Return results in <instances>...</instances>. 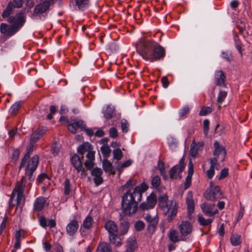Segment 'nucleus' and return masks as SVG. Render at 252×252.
Masks as SVG:
<instances>
[{
  "instance_id": "680f3d73",
  "label": "nucleus",
  "mask_w": 252,
  "mask_h": 252,
  "mask_svg": "<svg viewBox=\"0 0 252 252\" xmlns=\"http://www.w3.org/2000/svg\"><path fill=\"white\" fill-rule=\"evenodd\" d=\"M87 160H94V152L90 150L88 152L86 155Z\"/></svg>"
},
{
  "instance_id": "ea45409f",
  "label": "nucleus",
  "mask_w": 252,
  "mask_h": 252,
  "mask_svg": "<svg viewBox=\"0 0 252 252\" xmlns=\"http://www.w3.org/2000/svg\"><path fill=\"white\" fill-rule=\"evenodd\" d=\"M189 108L188 106L186 105L183 107L179 110V115L180 119H184L185 116L189 112Z\"/></svg>"
},
{
  "instance_id": "603ef678",
  "label": "nucleus",
  "mask_w": 252,
  "mask_h": 252,
  "mask_svg": "<svg viewBox=\"0 0 252 252\" xmlns=\"http://www.w3.org/2000/svg\"><path fill=\"white\" fill-rule=\"evenodd\" d=\"M203 127H204V133L205 136L208 134L209 129V121L207 119H205L203 121Z\"/></svg>"
},
{
  "instance_id": "5fc2aeb1",
  "label": "nucleus",
  "mask_w": 252,
  "mask_h": 252,
  "mask_svg": "<svg viewBox=\"0 0 252 252\" xmlns=\"http://www.w3.org/2000/svg\"><path fill=\"white\" fill-rule=\"evenodd\" d=\"M222 57L229 62L231 61L232 60V57L230 52H222Z\"/></svg>"
},
{
  "instance_id": "9b49d317",
  "label": "nucleus",
  "mask_w": 252,
  "mask_h": 252,
  "mask_svg": "<svg viewBox=\"0 0 252 252\" xmlns=\"http://www.w3.org/2000/svg\"><path fill=\"white\" fill-rule=\"evenodd\" d=\"M179 229L181 235L187 238V236L190 234L192 231V226L188 221H183L179 226Z\"/></svg>"
},
{
  "instance_id": "4be33fe9",
  "label": "nucleus",
  "mask_w": 252,
  "mask_h": 252,
  "mask_svg": "<svg viewBox=\"0 0 252 252\" xmlns=\"http://www.w3.org/2000/svg\"><path fill=\"white\" fill-rule=\"evenodd\" d=\"M79 224L77 220H72L67 225L66 227V230L67 233L69 235H74L78 230Z\"/></svg>"
},
{
  "instance_id": "864d4df0",
  "label": "nucleus",
  "mask_w": 252,
  "mask_h": 252,
  "mask_svg": "<svg viewBox=\"0 0 252 252\" xmlns=\"http://www.w3.org/2000/svg\"><path fill=\"white\" fill-rule=\"evenodd\" d=\"M24 1L23 0H13L12 2L13 8H20L22 6Z\"/></svg>"
},
{
  "instance_id": "de8ad7c7",
  "label": "nucleus",
  "mask_w": 252,
  "mask_h": 252,
  "mask_svg": "<svg viewBox=\"0 0 252 252\" xmlns=\"http://www.w3.org/2000/svg\"><path fill=\"white\" fill-rule=\"evenodd\" d=\"M158 168L160 171L161 175L164 177L166 176V172L165 170L164 163L159 161L158 162Z\"/></svg>"
},
{
  "instance_id": "a878e982",
  "label": "nucleus",
  "mask_w": 252,
  "mask_h": 252,
  "mask_svg": "<svg viewBox=\"0 0 252 252\" xmlns=\"http://www.w3.org/2000/svg\"><path fill=\"white\" fill-rule=\"evenodd\" d=\"M39 158L37 155L33 156L29 160L26 170L35 171L38 164Z\"/></svg>"
},
{
  "instance_id": "13d9d810",
  "label": "nucleus",
  "mask_w": 252,
  "mask_h": 252,
  "mask_svg": "<svg viewBox=\"0 0 252 252\" xmlns=\"http://www.w3.org/2000/svg\"><path fill=\"white\" fill-rule=\"evenodd\" d=\"M34 171H31L30 170H26V175L28 176L29 179L30 181H33L35 178V176L33 175Z\"/></svg>"
},
{
  "instance_id": "72a5a7b5",
  "label": "nucleus",
  "mask_w": 252,
  "mask_h": 252,
  "mask_svg": "<svg viewBox=\"0 0 252 252\" xmlns=\"http://www.w3.org/2000/svg\"><path fill=\"white\" fill-rule=\"evenodd\" d=\"M230 240L232 246H236L241 244V236L239 234H232L231 236Z\"/></svg>"
},
{
  "instance_id": "c03bdc74",
  "label": "nucleus",
  "mask_w": 252,
  "mask_h": 252,
  "mask_svg": "<svg viewBox=\"0 0 252 252\" xmlns=\"http://www.w3.org/2000/svg\"><path fill=\"white\" fill-rule=\"evenodd\" d=\"M49 177L48 176V175L45 173H42L39 175L36 181L39 183H44V182L48 181L49 180Z\"/></svg>"
},
{
  "instance_id": "cd10ccee",
  "label": "nucleus",
  "mask_w": 252,
  "mask_h": 252,
  "mask_svg": "<svg viewBox=\"0 0 252 252\" xmlns=\"http://www.w3.org/2000/svg\"><path fill=\"white\" fill-rule=\"evenodd\" d=\"M225 77L221 70H218L215 73V80L217 85L223 86L224 84Z\"/></svg>"
},
{
  "instance_id": "f257e3e1",
  "label": "nucleus",
  "mask_w": 252,
  "mask_h": 252,
  "mask_svg": "<svg viewBox=\"0 0 252 252\" xmlns=\"http://www.w3.org/2000/svg\"><path fill=\"white\" fill-rule=\"evenodd\" d=\"M137 52L142 58L150 63L162 60L165 56V50L153 40L140 39L136 45Z\"/></svg>"
},
{
  "instance_id": "b1692460",
  "label": "nucleus",
  "mask_w": 252,
  "mask_h": 252,
  "mask_svg": "<svg viewBox=\"0 0 252 252\" xmlns=\"http://www.w3.org/2000/svg\"><path fill=\"white\" fill-rule=\"evenodd\" d=\"M71 163L73 167L79 172L81 171L82 168V164L80 157L76 154L71 156L70 158Z\"/></svg>"
},
{
  "instance_id": "49530a36",
  "label": "nucleus",
  "mask_w": 252,
  "mask_h": 252,
  "mask_svg": "<svg viewBox=\"0 0 252 252\" xmlns=\"http://www.w3.org/2000/svg\"><path fill=\"white\" fill-rule=\"evenodd\" d=\"M145 227V223L141 220L136 221L134 224V228L137 231H140L143 230Z\"/></svg>"
},
{
  "instance_id": "f03ea898",
  "label": "nucleus",
  "mask_w": 252,
  "mask_h": 252,
  "mask_svg": "<svg viewBox=\"0 0 252 252\" xmlns=\"http://www.w3.org/2000/svg\"><path fill=\"white\" fill-rule=\"evenodd\" d=\"M141 200V194L139 187H135L132 191L128 190L122 197L123 212L128 216L135 214L138 209V204Z\"/></svg>"
},
{
  "instance_id": "052dcab7",
  "label": "nucleus",
  "mask_w": 252,
  "mask_h": 252,
  "mask_svg": "<svg viewBox=\"0 0 252 252\" xmlns=\"http://www.w3.org/2000/svg\"><path fill=\"white\" fill-rule=\"evenodd\" d=\"M110 136L112 138H116L118 136V132L116 128L112 127L109 130Z\"/></svg>"
},
{
  "instance_id": "7ed1b4c3",
  "label": "nucleus",
  "mask_w": 252,
  "mask_h": 252,
  "mask_svg": "<svg viewBox=\"0 0 252 252\" xmlns=\"http://www.w3.org/2000/svg\"><path fill=\"white\" fill-rule=\"evenodd\" d=\"M8 22L11 24L9 26L4 23L0 25V32L5 36L10 37L14 35L24 25L26 22L25 13L21 12L15 17L10 16L8 19Z\"/></svg>"
},
{
  "instance_id": "37998d69",
  "label": "nucleus",
  "mask_w": 252,
  "mask_h": 252,
  "mask_svg": "<svg viewBox=\"0 0 252 252\" xmlns=\"http://www.w3.org/2000/svg\"><path fill=\"white\" fill-rule=\"evenodd\" d=\"M227 96V92L224 91H220L217 98V101L219 103H222Z\"/></svg>"
},
{
  "instance_id": "09e8293b",
  "label": "nucleus",
  "mask_w": 252,
  "mask_h": 252,
  "mask_svg": "<svg viewBox=\"0 0 252 252\" xmlns=\"http://www.w3.org/2000/svg\"><path fill=\"white\" fill-rule=\"evenodd\" d=\"M212 108L210 107H203L199 112V115L205 116L212 112Z\"/></svg>"
},
{
  "instance_id": "7c9ffc66",
  "label": "nucleus",
  "mask_w": 252,
  "mask_h": 252,
  "mask_svg": "<svg viewBox=\"0 0 252 252\" xmlns=\"http://www.w3.org/2000/svg\"><path fill=\"white\" fill-rule=\"evenodd\" d=\"M129 227V223L127 221L122 220L120 223V232L119 235H123L127 233Z\"/></svg>"
},
{
  "instance_id": "3c124183",
  "label": "nucleus",
  "mask_w": 252,
  "mask_h": 252,
  "mask_svg": "<svg viewBox=\"0 0 252 252\" xmlns=\"http://www.w3.org/2000/svg\"><path fill=\"white\" fill-rule=\"evenodd\" d=\"M32 152V151L31 150H30L28 152V153L25 155V156H24V157L22 159V160L21 161V165L20 166V168H22L26 164L27 160L30 158V153Z\"/></svg>"
},
{
  "instance_id": "e2e57ef3",
  "label": "nucleus",
  "mask_w": 252,
  "mask_h": 252,
  "mask_svg": "<svg viewBox=\"0 0 252 252\" xmlns=\"http://www.w3.org/2000/svg\"><path fill=\"white\" fill-rule=\"evenodd\" d=\"M85 165L88 169H91L94 165V160H87L85 162Z\"/></svg>"
},
{
  "instance_id": "c85d7f7f",
  "label": "nucleus",
  "mask_w": 252,
  "mask_h": 252,
  "mask_svg": "<svg viewBox=\"0 0 252 252\" xmlns=\"http://www.w3.org/2000/svg\"><path fill=\"white\" fill-rule=\"evenodd\" d=\"M97 252H112L111 246L107 243L102 242L99 243L97 250Z\"/></svg>"
},
{
  "instance_id": "4468645a",
  "label": "nucleus",
  "mask_w": 252,
  "mask_h": 252,
  "mask_svg": "<svg viewBox=\"0 0 252 252\" xmlns=\"http://www.w3.org/2000/svg\"><path fill=\"white\" fill-rule=\"evenodd\" d=\"M201 208L203 213L207 216L212 217L218 213L215 204L204 203L201 205Z\"/></svg>"
},
{
  "instance_id": "69168bd1",
  "label": "nucleus",
  "mask_w": 252,
  "mask_h": 252,
  "mask_svg": "<svg viewBox=\"0 0 252 252\" xmlns=\"http://www.w3.org/2000/svg\"><path fill=\"white\" fill-rule=\"evenodd\" d=\"M128 124L126 121L122 122L121 123V127L122 131L124 132H126L128 131Z\"/></svg>"
},
{
  "instance_id": "6e6552de",
  "label": "nucleus",
  "mask_w": 252,
  "mask_h": 252,
  "mask_svg": "<svg viewBox=\"0 0 252 252\" xmlns=\"http://www.w3.org/2000/svg\"><path fill=\"white\" fill-rule=\"evenodd\" d=\"M205 197L209 200L214 201L221 198L222 194L220 190L219 186H215L212 189H207L204 193Z\"/></svg>"
},
{
  "instance_id": "c756f323",
  "label": "nucleus",
  "mask_w": 252,
  "mask_h": 252,
  "mask_svg": "<svg viewBox=\"0 0 252 252\" xmlns=\"http://www.w3.org/2000/svg\"><path fill=\"white\" fill-rule=\"evenodd\" d=\"M114 112V107L111 105H107L105 108L103 110V113L106 119H110Z\"/></svg>"
},
{
  "instance_id": "774afa93",
  "label": "nucleus",
  "mask_w": 252,
  "mask_h": 252,
  "mask_svg": "<svg viewBox=\"0 0 252 252\" xmlns=\"http://www.w3.org/2000/svg\"><path fill=\"white\" fill-rule=\"evenodd\" d=\"M136 187L139 188V190L141 192V194L142 195V193L148 189V186L145 183H143L141 184L140 186H137Z\"/></svg>"
},
{
  "instance_id": "5701e85b",
  "label": "nucleus",
  "mask_w": 252,
  "mask_h": 252,
  "mask_svg": "<svg viewBox=\"0 0 252 252\" xmlns=\"http://www.w3.org/2000/svg\"><path fill=\"white\" fill-rule=\"evenodd\" d=\"M145 219L149 223V227H152L153 229L157 226L158 222V217L157 214L154 216L150 214H147Z\"/></svg>"
},
{
  "instance_id": "bf43d9fd",
  "label": "nucleus",
  "mask_w": 252,
  "mask_h": 252,
  "mask_svg": "<svg viewBox=\"0 0 252 252\" xmlns=\"http://www.w3.org/2000/svg\"><path fill=\"white\" fill-rule=\"evenodd\" d=\"M228 169L226 168L223 169L220 173V175L218 177V179L220 180L225 177H226L228 175Z\"/></svg>"
},
{
  "instance_id": "79ce46f5",
  "label": "nucleus",
  "mask_w": 252,
  "mask_h": 252,
  "mask_svg": "<svg viewBox=\"0 0 252 252\" xmlns=\"http://www.w3.org/2000/svg\"><path fill=\"white\" fill-rule=\"evenodd\" d=\"M64 194L65 195H69L71 191V185L68 179H66L64 182Z\"/></svg>"
},
{
  "instance_id": "c9c22d12",
  "label": "nucleus",
  "mask_w": 252,
  "mask_h": 252,
  "mask_svg": "<svg viewBox=\"0 0 252 252\" xmlns=\"http://www.w3.org/2000/svg\"><path fill=\"white\" fill-rule=\"evenodd\" d=\"M197 220L200 225L203 226H207L212 222L213 220L210 218L205 219L203 217L198 216L197 217Z\"/></svg>"
},
{
  "instance_id": "bb28decb",
  "label": "nucleus",
  "mask_w": 252,
  "mask_h": 252,
  "mask_svg": "<svg viewBox=\"0 0 252 252\" xmlns=\"http://www.w3.org/2000/svg\"><path fill=\"white\" fill-rule=\"evenodd\" d=\"M132 163V160L131 159H128L123 163L114 162V164L117 170L118 171L119 174H120L124 168L129 167Z\"/></svg>"
},
{
  "instance_id": "6e6d98bb",
  "label": "nucleus",
  "mask_w": 252,
  "mask_h": 252,
  "mask_svg": "<svg viewBox=\"0 0 252 252\" xmlns=\"http://www.w3.org/2000/svg\"><path fill=\"white\" fill-rule=\"evenodd\" d=\"M60 151V148L59 145H57L56 144H54L52 146L51 148V152L53 154H54L55 156L57 155Z\"/></svg>"
},
{
  "instance_id": "2eb2a0df",
  "label": "nucleus",
  "mask_w": 252,
  "mask_h": 252,
  "mask_svg": "<svg viewBox=\"0 0 252 252\" xmlns=\"http://www.w3.org/2000/svg\"><path fill=\"white\" fill-rule=\"evenodd\" d=\"M103 171L100 168L95 167L91 172L92 175L94 177V181L96 186L100 185L103 182L102 174Z\"/></svg>"
},
{
  "instance_id": "a19ab883",
  "label": "nucleus",
  "mask_w": 252,
  "mask_h": 252,
  "mask_svg": "<svg viewBox=\"0 0 252 252\" xmlns=\"http://www.w3.org/2000/svg\"><path fill=\"white\" fill-rule=\"evenodd\" d=\"M13 9V5L12 2H9L6 7V9L2 12V17L3 18L7 17L11 13Z\"/></svg>"
},
{
  "instance_id": "393cba45",
  "label": "nucleus",
  "mask_w": 252,
  "mask_h": 252,
  "mask_svg": "<svg viewBox=\"0 0 252 252\" xmlns=\"http://www.w3.org/2000/svg\"><path fill=\"white\" fill-rule=\"evenodd\" d=\"M137 247L136 239L134 237H130L126 242V250L125 252H134Z\"/></svg>"
},
{
  "instance_id": "8fccbe9b",
  "label": "nucleus",
  "mask_w": 252,
  "mask_h": 252,
  "mask_svg": "<svg viewBox=\"0 0 252 252\" xmlns=\"http://www.w3.org/2000/svg\"><path fill=\"white\" fill-rule=\"evenodd\" d=\"M160 184V179L158 176H155L152 180V185L155 188H158Z\"/></svg>"
},
{
  "instance_id": "58836bf2",
  "label": "nucleus",
  "mask_w": 252,
  "mask_h": 252,
  "mask_svg": "<svg viewBox=\"0 0 252 252\" xmlns=\"http://www.w3.org/2000/svg\"><path fill=\"white\" fill-rule=\"evenodd\" d=\"M198 149L197 147V144L193 141L190 146V149L189 152V155L192 157H195L198 154Z\"/></svg>"
},
{
  "instance_id": "aec40b11",
  "label": "nucleus",
  "mask_w": 252,
  "mask_h": 252,
  "mask_svg": "<svg viewBox=\"0 0 252 252\" xmlns=\"http://www.w3.org/2000/svg\"><path fill=\"white\" fill-rule=\"evenodd\" d=\"M46 202L45 198L43 197L36 198L33 203V210L37 212L41 211L44 207Z\"/></svg>"
},
{
  "instance_id": "1a4fd4ad",
  "label": "nucleus",
  "mask_w": 252,
  "mask_h": 252,
  "mask_svg": "<svg viewBox=\"0 0 252 252\" xmlns=\"http://www.w3.org/2000/svg\"><path fill=\"white\" fill-rule=\"evenodd\" d=\"M214 156L215 158H216L217 161L219 160L221 162L224 161L226 155L224 147L220 145L218 141H215L214 143Z\"/></svg>"
},
{
  "instance_id": "e433bc0d",
  "label": "nucleus",
  "mask_w": 252,
  "mask_h": 252,
  "mask_svg": "<svg viewBox=\"0 0 252 252\" xmlns=\"http://www.w3.org/2000/svg\"><path fill=\"white\" fill-rule=\"evenodd\" d=\"M123 156V152L120 148H116L113 151V156L114 159L116 160L115 162H119Z\"/></svg>"
},
{
  "instance_id": "a18cd8bd",
  "label": "nucleus",
  "mask_w": 252,
  "mask_h": 252,
  "mask_svg": "<svg viewBox=\"0 0 252 252\" xmlns=\"http://www.w3.org/2000/svg\"><path fill=\"white\" fill-rule=\"evenodd\" d=\"M20 108V104L19 102H15L12 105L9 110V112L12 114H16Z\"/></svg>"
},
{
  "instance_id": "f3484780",
  "label": "nucleus",
  "mask_w": 252,
  "mask_h": 252,
  "mask_svg": "<svg viewBox=\"0 0 252 252\" xmlns=\"http://www.w3.org/2000/svg\"><path fill=\"white\" fill-rule=\"evenodd\" d=\"M210 167L207 171V175L209 179H212L215 174L214 169L219 170L220 166L217 164L216 158L210 159Z\"/></svg>"
},
{
  "instance_id": "338daca9",
  "label": "nucleus",
  "mask_w": 252,
  "mask_h": 252,
  "mask_svg": "<svg viewBox=\"0 0 252 252\" xmlns=\"http://www.w3.org/2000/svg\"><path fill=\"white\" fill-rule=\"evenodd\" d=\"M161 82L163 88H166L169 85V82L167 77L164 76L161 78Z\"/></svg>"
},
{
  "instance_id": "4c0bfd02",
  "label": "nucleus",
  "mask_w": 252,
  "mask_h": 252,
  "mask_svg": "<svg viewBox=\"0 0 252 252\" xmlns=\"http://www.w3.org/2000/svg\"><path fill=\"white\" fill-rule=\"evenodd\" d=\"M102 167L105 172H109L111 171L112 169V164L107 158L103 159L102 161Z\"/></svg>"
},
{
  "instance_id": "6ab92c4d",
  "label": "nucleus",
  "mask_w": 252,
  "mask_h": 252,
  "mask_svg": "<svg viewBox=\"0 0 252 252\" xmlns=\"http://www.w3.org/2000/svg\"><path fill=\"white\" fill-rule=\"evenodd\" d=\"M47 128L44 127L40 128L33 132L31 137V141L32 142H36L46 132Z\"/></svg>"
},
{
  "instance_id": "473e14b6",
  "label": "nucleus",
  "mask_w": 252,
  "mask_h": 252,
  "mask_svg": "<svg viewBox=\"0 0 252 252\" xmlns=\"http://www.w3.org/2000/svg\"><path fill=\"white\" fill-rule=\"evenodd\" d=\"M91 148V144L88 142H85L80 145L77 149L78 152L83 155L85 152H88Z\"/></svg>"
},
{
  "instance_id": "20e7f679",
  "label": "nucleus",
  "mask_w": 252,
  "mask_h": 252,
  "mask_svg": "<svg viewBox=\"0 0 252 252\" xmlns=\"http://www.w3.org/2000/svg\"><path fill=\"white\" fill-rule=\"evenodd\" d=\"M158 205L164 215H168V221H172L177 212L176 202L173 200H169L166 194H162L158 198Z\"/></svg>"
},
{
  "instance_id": "dca6fc26",
  "label": "nucleus",
  "mask_w": 252,
  "mask_h": 252,
  "mask_svg": "<svg viewBox=\"0 0 252 252\" xmlns=\"http://www.w3.org/2000/svg\"><path fill=\"white\" fill-rule=\"evenodd\" d=\"M86 125L83 121H74L73 123L68 124V129L71 133H75L79 128H83Z\"/></svg>"
},
{
  "instance_id": "ddd939ff",
  "label": "nucleus",
  "mask_w": 252,
  "mask_h": 252,
  "mask_svg": "<svg viewBox=\"0 0 252 252\" xmlns=\"http://www.w3.org/2000/svg\"><path fill=\"white\" fill-rule=\"evenodd\" d=\"M70 6H77L81 11H83L89 8L90 5V0H69Z\"/></svg>"
},
{
  "instance_id": "412c9836",
  "label": "nucleus",
  "mask_w": 252,
  "mask_h": 252,
  "mask_svg": "<svg viewBox=\"0 0 252 252\" xmlns=\"http://www.w3.org/2000/svg\"><path fill=\"white\" fill-rule=\"evenodd\" d=\"M168 237L174 243L187 241V238H184L181 235L179 236L178 232L176 230H170L168 233Z\"/></svg>"
},
{
  "instance_id": "4d7b16f0",
  "label": "nucleus",
  "mask_w": 252,
  "mask_h": 252,
  "mask_svg": "<svg viewBox=\"0 0 252 252\" xmlns=\"http://www.w3.org/2000/svg\"><path fill=\"white\" fill-rule=\"evenodd\" d=\"M193 174V166L192 162L189 161L188 164V178L191 177Z\"/></svg>"
},
{
  "instance_id": "f8f14e48",
  "label": "nucleus",
  "mask_w": 252,
  "mask_h": 252,
  "mask_svg": "<svg viewBox=\"0 0 252 252\" xmlns=\"http://www.w3.org/2000/svg\"><path fill=\"white\" fill-rule=\"evenodd\" d=\"M157 196L154 193H151L147 198L146 201L142 203L140 208L142 210H149L153 208L157 202Z\"/></svg>"
},
{
  "instance_id": "9d476101",
  "label": "nucleus",
  "mask_w": 252,
  "mask_h": 252,
  "mask_svg": "<svg viewBox=\"0 0 252 252\" xmlns=\"http://www.w3.org/2000/svg\"><path fill=\"white\" fill-rule=\"evenodd\" d=\"M185 164L183 158H182L178 164L173 166L170 170V176L172 179H181L180 173L184 168Z\"/></svg>"
},
{
  "instance_id": "f704fd0d",
  "label": "nucleus",
  "mask_w": 252,
  "mask_h": 252,
  "mask_svg": "<svg viewBox=\"0 0 252 252\" xmlns=\"http://www.w3.org/2000/svg\"><path fill=\"white\" fill-rule=\"evenodd\" d=\"M100 150L103 157L105 158H107L109 157L111 151L109 146L107 144L103 145L100 148Z\"/></svg>"
},
{
  "instance_id": "0eeeda50",
  "label": "nucleus",
  "mask_w": 252,
  "mask_h": 252,
  "mask_svg": "<svg viewBox=\"0 0 252 252\" xmlns=\"http://www.w3.org/2000/svg\"><path fill=\"white\" fill-rule=\"evenodd\" d=\"M104 227L109 233L110 242L116 247H120L122 245V242L119 237L117 224L113 220H107L105 223Z\"/></svg>"
},
{
  "instance_id": "423d86ee",
  "label": "nucleus",
  "mask_w": 252,
  "mask_h": 252,
  "mask_svg": "<svg viewBox=\"0 0 252 252\" xmlns=\"http://www.w3.org/2000/svg\"><path fill=\"white\" fill-rule=\"evenodd\" d=\"M55 2V0H40L32 13V17L41 20L44 19L50 11V7Z\"/></svg>"
},
{
  "instance_id": "0e129e2a",
  "label": "nucleus",
  "mask_w": 252,
  "mask_h": 252,
  "mask_svg": "<svg viewBox=\"0 0 252 252\" xmlns=\"http://www.w3.org/2000/svg\"><path fill=\"white\" fill-rule=\"evenodd\" d=\"M39 223L41 226L46 227L47 226V221L44 217H41L39 218Z\"/></svg>"
},
{
  "instance_id": "2f4dec72",
  "label": "nucleus",
  "mask_w": 252,
  "mask_h": 252,
  "mask_svg": "<svg viewBox=\"0 0 252 252\" xmlns=\"http://www.w3.org/2000/svg\"><path fill=\"white\" fill-rule=\"evenodd\" d=\"M93 222V219L91 216L88 215L84 220L82 227L84 229H89L92 227Z\"/></svg>"
},
{
  "instance_id": "a211bd4d",
  "label": "nucleus",
  "mask_w": 252,
  "mask_h": 252,
  "mask_svg": "<svg viewBox=\"0 0 252 252\" xmlns=\"http://www.w3.org/2000/svg\"><path fill=\"white\" fill-rule=\"evenodd\" d=\"M186 203L189 215H191L194 211V202L191 191H189L186 197Z\"/></svg>"
},
{
  "instance_id": "39448f33",
  "label": "nucleus",
  "mask_w": 252,
  "mask_h": 252,
  "mask_svg": "<svg viewBox=\"0 0 252 252\" xmlns=\"http://www.w3.org/2000/svg\"><path fill=\"white\" fill-rule=\"evenodd\" d=\"M31 187V184H27L26 178L23 176L19 182H18L13 190V195H16V204L17 207L21 209L24 205L25 199L23 193L25 190L28 193Z\"/></svg>"
}]
</instances>
